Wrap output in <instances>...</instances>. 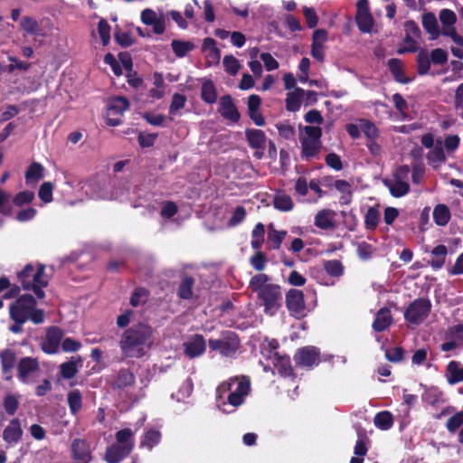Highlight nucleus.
<instances>
[{"label":"nucleus","instance_id":"nucleus-46","mask_svg":"<svg viewBox=\"0 0 463 463\" xmlns=\"http://www.w3.org/2000/svg\"><path fill=\"white\" fill-rule=\"evenodd\" d=\"M222 66L226 73L231 76H235L241 70V62L233 55H225L222 60Z\"/></svg>","mask_w":463,"mask_h":463},{"label":"nucleus","instance_id":"nucleus-29","mask_svg":"<svg viewBox=\"0 0 463 463\" xmlns=\"http://www.w3.org/2000/svg\"><path fill=\"white\" fill-rule=\"evenodd\" d=\"M135 382L134 374L128 369H120L115 373L112 383L114 390H124L131 386Z\"/></svg>","mask_w":463,"mask_h":463},{"label":"nucleus","instance_id":"nucleus-48","mask_svg":"<svg viewBox=\"0 0 463 463\" xmlns=\"http://www.w3.org/2000/svg\"><path fill=\"white\" fill-rule=\"evenodd\" d=\"M430 61H431L428 51L421 49L417 56V68L419 74L425 75L430 71Z\"/></svg>","mask_w":463,"mask_h":463},{"label":"nucleus","instance_id":"nucleus-1","mask_svg":"<svg viewBox=\"0 0 463 463\" xmlns=\"http://www.w3.org/2000/svg\"><path fill=\"white\" fill-rule=\"evenodd\" d=\"M250 391L245 377H232L221 383L216 390V405L224 413L233 412L241 406Z\"/></svg>","mask_w":463,"mask_h":463},{"label":"nucleus","instance_id":"nucleus-40","mask_svg":"<svg viewBox=\"0 0 463 463\" xmlns=\"http://www.w3.org/2000/svg\"><path fill=\"white\" fill-rule=\"evenodd\" d=\"M186 98L180 93H175L172 97L169 106V118L173 120L176 116L180 115V109L185 106Z\"/></svg>","mask_w":463,"mask_h":463},{"label":"nucleus","instance_id":"nucleus-13","mask_svg":"<svg viewBox=\"0 0 463 463\" xmlns=\"http://www.w3.org/2000/svg\"><path fill=\"white\" fill-rule=\"evenodd\" d=\"M129 103L124 97H116L108 103L107 122L110 126H118L121 122V116L128 109Z\"/></svg>","mask_w":463,"mask_h":463},{"label":"nucleus","instance_id":"nucleus-4","mask_svg":"<svg viewBox=\"0 0 463 463\" xmlns=\"http://www.w3.org/2000/svg\"><path fill=\"white\" fill-rule=\"evenodd\" d=\"M44 265L28 264L18 273V279L24 290H33L38 298H44L43 290L48 285V278L44 274Z\"/></svg>","mask_w":463,"mask_h":463},{"label":"nucleus","instance_id":"nucleus-5","mask_svg":"<svg viewBox=\"0 0 463 463\" xmlns=\"http://www.w3.org/2000/svg\"><path fill=\"white\" fill-rule=\"evenodd\" d=\"M81 190L92 200H120L127 194V190L122 186L116 187L109 182L97 180L83 182Z\"/></svg>","mask_w":463,"mask_h":463},{"label":"nucleus","instance_id":"nucleus-19","mask_svg":"<svg viewBox=\"0 0 463 463\" xmlns=\"http://www.w3.org/2000/svg\"><path fill=\"white\" fill-rule=\"evenodd\" d=\"M62 336L63 333L60 328L56 326L48 328L45 339L42 343V349L43 352L47 354H55L58 351Z\"/></svg>","mask_w":463,"mask_h":463},{"label":"nucleus","instance_id":"nucleus-33","mask_svg":"<svg viewBox=\"0 0 463 463\" xmlns=\"http://www.w3.org/2000/svg\"><path fill=\"white\" fill-rule=\"evenodd\" d=\"M136 431L137 430H133L129 428L118 430L115 435L116 444L128 448V451L131 452L135 446L134 436Z\"/></svg>","mask_w":463,"mask_h":463},{"label":"nucleus","instance_id":"nucleus-51","mask_svg":"<svg viewBox=\"0 0 463 463\" xmlns=\"http://www.w3.org/2000/svg\"><path fill=\"white\" fill-rule=\"evenodd\" d=\"M324 269L332 277H341L344 273V266L339 260H331L324 262Z\"/></svg>","mask_w":463,"mask_h":463},{"label":"nucleus","instance_id":"nucleus-34","mask_svg":"<svg viewBox=\"0 0 463 463\" xmlns=\"http://www.w3.org/2000/svg\"><path fill=\"white\" fill-rule=\"evenodd\" d=\"M392 315L388 308H381L373 323V328L377 332L386 330L392 324Z\"/></svg>","mask_w":463,"mask_h":463},{"label":"nucleus","instance_id":"nucleus-16","mask_svg":"<svg viewBox=\"0 0 463 463\" xmlns=\"http://www.w3.org/2000/svg\"><path fill=\"white\" fill-rule=\"evenodd\" d=\"M184 352L189 358L201 356L206 349V343L202 335H193L183 343Z\"/></svg>","mask_w":463,"mask_h":463},{"label":"nucleus","instance_id":"nucleus-50","mask_svg":"<svg viewBox=\"0 0 463 463\" xmlns=\"http://www.w3.org/2000/svg\"><path fill=\"white\" fill-rule=\"evenodd\" d=\"M161 434L158 430H147L141 440V446L151 449L154 446L159 443Z\"/></svg>","mask_w":463,"mask_h":463},{"label":"nucleus","instance_id":"nucleus-54","mask_svg":"<svg viewBox=\"0 0 463 463\" xmlns=\"http://www.w3.org/2000/svg\"><path fill=\"white\" fill-rule=\"evenodd\" d=\"M43 167L39 163H33L25 173V178L27 181L37 182L43 178Z\"/></svg>","mask_w":463,"mask_h":463},{"label":"nucleus","instance_id":"nucleus-35","mask_svg":"<svg viewBox=\"0 0 463 463\" xmlns=\"http://www.w3.org/2000/svg\"><path fill=\"white\" fill-rule=\"evenodd\" d=\"M304 90L296 88L293 91L288 92L286 98V109L288 111H298L301 107V99L304 96Z\"/></svg>","mask_w":463,"mask_h":463},{"label":"nucleus","instance_id":"nucleus-32","mask_svg":"<svg viewBox=\"0 0 463 463\" xmlns=\"http://www.w3.org/2000/svg\"><path fill=\"white\" fill-rule=\"evenodd\" d=\"M427 159L430 165L437 168L446 161L445 151L442 147V141L436 140V145L427 155Z\"/></svg>","mask_w":463,"mask_h":463},{"label":"nucleus","instance_id":"nucleus-41","mask_svg":"<svg viewBox=\"0 0 463 463\" xmlns=\"http://www.w3.org/2000/svg\"><path fill=\"white\" fill-rule=\"evenodd\" d=\"M286 235V231L276 230L272 223L268 226V241L271 243L273 249L278 250L280 247Z\"/></svg>","mask_w":463,"mask_h":463},{"label":"nucleus","instance_id":"nucleus-12","mask_svg":"<svg viewBox=\"0 0 463 463\" xmlns=\"http://www.w3.org/2000/svg\"><path fill=\"white\" fill-rule=\"evenodd\" d=\"M286 306L292 317L298 319L304 317L307 312L303 291L289 289L286 294Z\"/></svg>","mask_w":463,"mask_h":463},{"label":"nucleus","instance_id":"nucleus-8","mask_svg":"<svg viewBox=\"0 0 463 463\" xmlns=\"http://www.w3.org/2000/svg\"><path fill=\"white\" fill-rule=\"evenodd\" d=\"M240 345L239 338L233 332H225L219 339H210L209 348L217 351L222 356L232 357L235 354Z\"/></svg>","mask_w":463,"mask_h":463},{"label":"nucleus","instance_id":"nucleus-59","mask_svg":"<svg viewBox=\"0 0 463 463\" xmlns=\"http://www.w3.org/2000/svg\"><path fill=\"white\" fill-rule=\"evenodd\" d=\"M379 219H380V214H379L378 210H376L373 207L369 208L365 214V218H364V222H365L366 228L367 229H374L379 222Z\"/></svg>","mask_w":463,"mask_h":463},{"label":"nucleus","instance_id":"nucleus-63","mask_svg":"<svg viewBox=\"0 0 463 463\" xmlns=\"http://www.w3.org/2000/svg\"><path fill=\"white\" fill-rule=\"evenodd\" d=\"M53 186L51 182L43 183L38 192V195L44 203H50L52 200Z\"/></svg>","mask_w":463,"mask_h":463},{"label":"nucleus","instance_id":"nucleus-20","mask_svg":"<svg viewBox=\"0 0 463 463\" xmlns=\"http://www.w3.org/2000/svg\"><path fill=\"white\" fill-rule=\"evenodd\" d=\"M23 429L18 419H13L3 431V439L9 447H14L21 440Z\"/></svg>","mask_w":463,"mask_h":463},{"label":"nucleus","instance_id":"nucleus-7","mask_svg":"<svg viewBox=\"0 0 463 463\" xmlns=\"http://www.w3.org/2000/svg\"><path fill=\"white\" fill-rule=\"evenodd\" d=\"M430 310L431 302L428 298H417L404 311V318L411 325H420L428 317Z\"/></svg>","mask_w":463,"mask_h":463},{"label":"nucleus","instance_id":"nucleus-53","mask_svg":"<svg viewBox=\"0 0 463 463\" xmlns=\"http://www.w3.org/2000/svg\"><path fill=\"white\" fill-rule=\"evenodd\" d=\"M444 150L452 155L459 146L460 137L458 135H447L442 142Z\"/></svg>","mask_w":463,"mask_h":463},{"label":"nucleus","instance_id":"nucleus-44","mask_svg":"<svg viewBox=\"0 0 463 463\" xmlns=\"http://www.w3.org/2000/svg\"><path fill=\"white\" fill-rule=\"evenodd\" d=\"M433 219L438 225H446L450 219L449 208L444 204L437 205L433 211Z\"/></svg>","mask_w":463,"mask_h":463},{"label":"nucleus","instance_id":"nucleus-60","mask_svg":"<svg viewBox=\"0 0 463 463\" xmlns=\"http://www.w3.org/2000/svg\"><path fill=\"white\" fill-rule=\"evenodd\" d=\"M250 265L258 271H261L266 268L267 258L264 253L258 251L250 259Z\"/></svg>","mask_w":463,"mask_h":463},{"label":"nucleus","instance_id":"nucleus-57","mask_svg":"<svg viewBox=\"0 0 463 463\" xmlns=\"http://www.w3.org/2000/svg\"><path fill=\"white\" fill-rule=\"evenodd\" d=\"M194 284V279L192 278L186 277L184 278L179 287L178 294L180 298L184 299H188L192 297V287Z\"/></svg>","mask_w":463,"mask_h":463},{"label":"nucleus","instance_id":"nucleus-49","mask_svg":"<svg viewBox=\"0 0 463 463\" xmlns=\"http://www.w3.org/2000/svg\"><path fill=\"white\" fill-rule=\"evenodd\" d=\"M265 228L261 222L255 225L251 232L250 245L254 250H260L264 242Z\"/></svg>","mask_w":463,"mask_h":463},{"label":"nucleus","instance_id":"nucleus-36","mask_svg":"<svg viewBox=\"0 0 463 463\" xmlns=\"http://www.w3.org/2000/svg\"><path fill=\"white\" fill-rule=\"evenodd\" d=\"M269 277L264 273H259L254 275L250 282L249 288L255 293L257 296L260 295L266 288L272 286V283H269Z\"/></svg>","mask_w":463,"mask_h":463},{"label":"nucleus","instance_id":"nucleus-31","mask_svg":"<svg viewBox=\"0 0 463 463\" xmlns=\"http://www.w3.org/2000/svg\"><path fill=\"white\" fill-rule=\"evenodd\" d=\"M446 379L451 385L463 382V365L457 361L449 362L446 368Z\"/></svg>","mask_w":463,"mask_h":463},{"label":"nucleus","instance_id":"nucleus-42","mask_svg":"<svg viewBox=\"0 0 463 463\" xmlns=\"http://www.w3.org/2000/svg\"><path fill=\"white\" fill-rule=\"evenodd\" d=\"M431 255V267L436 269H440L445 262V259L447 256V248L444 245H438L432 250Z\"/></svg>","mask_w":463,"mask_h":463},{"label":"nucleus","instance_id":"nucleus-30","mask_svg":"<svg viewBox=\"0 0 463 463\" xmlns=\"http://www.w3.org/2000/svg\"><path fill=\"white\" fill-rule=\"evenodd\" d=\"M272 203L274 208L279 212H290L294 208V202L290 195L281 190L275 192Z\"/></svg>","mask_w":463,"mask_h":463},{"label":"nucleus","instance_id":"nucleus-18","mask_svg":"<svg viewBox=\"0 0 463 463\" xmlns=\"http://www.w3.org/2000/svg\"><path fill=\"white\" fill-rule=\"evenodd\" d=\"M141 21L146 25H152L153 31L156 34H162L165 30L164 15H157V14L152 9L146 8L142 11Z\"/></svg>","mask_w":463,"mask_h":463},{"label":"nucleus","instance_id":"nucleus-61","mask_svg":"<svg viewBox=\"0 0 463 463\" xmlns=\"http://www.w3.org/2000/svg\"><path fill=\"white\" fill-rule=\"evenodd\" d=\"M19 401L15 395L8 394L4 400V408L7 414L14 415L18 408Z\"/></svg>","mask_w":463,"mask_h":463},{"label":"nucleus","instance_id":"nucleus-58","mask_svg":"<svg viewBox=\"0 0 463 463\" xmlns=\"http://www.w3.org/2000/svg\"><path fill=\"white\" fill-rule=\"evenodd\" d=\"M418 38L415 37H410L406 36L403 39V42L401 45V47L398 49V53L402 54L405 52H414L417 51L418 43L417 40Z\"/></svg>","mask_w":463,"mask_h":463},{"label":"nucleus","instance_id":"nucleus-64","mask_svg":"<svg viewBox=\"0 0 463 463\" xmlns=\"http://www.w3.org/2000/svg\"><path fill=\"white\" fill-rule=\"evenodd\" d=\"M463 424V411L457 412L447 421V429L449 432H455Z\"/></svg>","mask_w":463,"mask_h":463},{"label":"nucleus","instance_id":"nucleus-39","mask_svg":"<svg viewBox=\"0 0 463 463\" xmlns=\"http://www.w3.org/2000/svg\"><path fill=\"white\" fill-rule=\"evenodd\" d=\"M81 359L80 357H72L71 361L61 364V374L65 379H71L78 373V364L81 365Z\"/></svg>","mask_w":463,"mask_h":463},{"label":"nucleus","instance_id":"nucleus-15","mask_svg":"<svg viewBox=\"0 0 463 463\" xmlns=\"http://www.w3.org/2000/svg\"><path fill=\"white\" fill-rule=\"evenodd\" d=\"M356 23L363 33H370L373 26V19L370 14L368 0H358L356 4Z\"/></svg>","mask_w":463,"mask_h":463},{"label":"nucleus","instance_id":"nucleus-45","mask_svg":"<svg viewBox=\"0 0 463 463\" xmlns=\"http://www.w3.org/2000/svg\"><path fill=\"white\" fill-rule=\"evenodd\" d=\"M373 422L381 430H389L393 424L392 415L387 411H381L375 415Z\"/></svg>","mask_w":463,"mask_h":463},{"label":"nucleus","instance_id":"nucleus-47","mask_svg":"<svg viewBox=\"0 0 463 463\" xmlns=\"http://www.w3.org/2000/svg\"><path fill=\"white\" fill-rule=\"evenodd\" d=\"M175 54L179 57H184L194 48V44L188 41L173 40L171 43Z\"/></svg>","mask_w":463,"mask_h":463},{"label":"nucleus","instance_id":"nucleus-14","mask_svg":"<svg viewBox=\"0 0 463 463\" xmlns=\"http://www.w3.org/2000/svg\"><path fill=\"white\" fill-rule=\"evenodd\" d=\"M72 463H91L93 459L90 444L83 439H75L71 445Z\"/></svg>","mask_w":463,"mask_h":463},{"label":"nucleus","instance_id":"nucleus-25","mask_svg":"<svg viewBox=\"0 0 463 463\" xmlns=\"http://www.w3.org/2000/svg\"><path fill=\"white\" fill-rule=\"evenodd\" d=\"M0 360L5 379L9 381L12 379V371L15 366L16 355L14 351L5 349L0 352Z\"/></svg>","mask_w":463,"mask_h":463},{"label":"nucleus","instance_id":"nucleus-11","mask_svg":"<svg viewBox=\"0 0 463 463\" xmlns=\"http://www.w3.org/2000/svg\"><path fill=\"white\" fill-rule=\"evenodd\" d=\"M410 168L407 165L400 166L394 174L393 181H386L385 185L389 188L391 194L394 197H402L408 194L410 185L408 182L403 180L407 178Z\"/></svg>","mask_w":463,"mask_h":463},{"label":"nucleus","instance_id":"nucleus-55","mask_svg":"<svg viewBox=\"0 0 463 463\" xmlns=\"http://www.w3.org/2000/svg\"><path fill=\"white\" fill-rule=\"evenodd\" d=\"M276 128L281 137L285 139H294L295 128L288 122H279L276 124Z\"/></svg>","mask_w":463,"mask_h":463},{"label":"nucleus","instance_id":"nucleus-24","mask_svg":"<svg viewBox=\"0 0 463 463\" xmlns=\"http://www.w3.org/2000/svg\"><path fill=\"white\" fill-rule=\"evenodd\" d=\"M21 29L28 35L45 36V33L36 18L24 15L19 20Z\"/></svg>","mask_w":463,"mask_h":463},{"label":"nucleus","instance_id":"nucleus-56","mask_svg":"<svg viewBox=\"0 0 463 463\" xmlns=\"http://www.w3.org/2000/svg\"><path fill=\"white\" fill-rule=\"evenodd\" d=\"M361 129L369 140H374L378 137V129L372 122L363 119L360 123Z\"/></svg>","mask_w":463,"mask_h":463},{"label":"nucleus","instance_id":"nucleus-21","mask_svg":"<svg viewBox=\"0 0 463 463\" xmlns=\"http://www.w3.org/2000/svg\"><path fill=\"white\" fill-rule=\"evenodd\" d=\"M39 370V364L36 359L24 357L18 364V377L23 383H29L30 377Z\"/></svg>","mask_w":463,"mask_h":463},{"label":"nucleus","instance_id":"nucleus-2","mask_svg":"<svg viewBox=\"0 0 463 463\" xmlns=\"http://www.w3.org/2000/svg\"><path fill=\"white\" fill-rule=\"evenodd\" d=\"M153 330L146 324H138L126 330L119 341V346L127 356L139 355L142 346L149 345Z\"/></svg>","mask_w":463,"mask_h":463},{"label":"nucleus","instance_id":"nucleus-9","mask_svg":"<svg viewBox=\"0 0 463 463\" xmlns=\"http://www.w3.org/2000/svg\"><path fill=\"white\" fill-rule=\"evenodd\" d=\"M257 297L261 301L265 313L269 316L275 315L281 307L282 294L280 287L277 284L266 288Z\"/></svg>","mask_w":463,"mask_h":463},{"label":"nucleus","instance_id":"nucleus-3","mask_svg":"<svg viewBox=\"0 0 463 463\" xmlns=\"http://www.w3.org/2000/svg\"><path fill=\"white\" fill-rule=\"evenodd\" d=\"M9 314L14 322L25 323L30 320L38 325L44 321L43 310L36 308V301L29 294L21 296L12 303L9 307Z\"/></svg>","mask_w":463,"mask_h":463},{"label":"nucleus","instance_id":"nucleus-43","mask_svg":"<svg viewBox=\"0 0 463 463\" xmlns=\"http://www.w3.org/2000/svg\"><path fill=\"white\" fill-rule=\"evenodd\" d=\"M390 71L394 76V79L400 83H408L409 80L405 77L402 70V62L399 59H391L388 61Z\"/></svg>","mask_w":463,"mask_h":463},{"label":"nucleus","instance_id":"nucleus-23","mask_svg":"<svg viewBox=\"0 0 463 463\" xmlns=\"http://www.w3.org/2000/svg\"><path fill=\"white\" fill-rule=\"evenodd\" d=\"M202 50L205 53V58L209 65H217L221 59V51L216 46V41L213 38L203 40Z\"/></svg>","mask_w":463,"mask_h":463},{"label":"nucleus","instance_id":"nucleus-6","mask_svg":"<svg viewBox=\"0 0 463 463\" xmlns=\"http://www.w3.org/2000/svg\"><path fill=\"white\" fill-rule=\"evenodd\" d=\"M303 130L304 134L299 137L302 157L312 160L318 156L322 147V129L317 126H306Z\"/></svg>","mask_w":463,"mask_h":463},{"label":"nucleus","instance_id":"nucleus-17","mask_svg":"<svg viewBox=\"0 0 463 463\" xmlns=\"http://www.w3.org/2000/svg\"><path fill=\"white\" fill-rule=\"evenodd\" d=\"M295 361L298 364L311 367L320 362L319 350L315 346H305L298 350L295 354Z\"/></svg>","mask_w":463,"mask_h":463},{"label":"nucleus","instance_id":"nucleus-26","mask_svg":"<svg viewBox=\"0 0 463 463\" xmlns=\"http://www.w3.org/2000/svg\"><path fill=\"white\" fill-rule=\"evenodd\" d=\"M130 453L128 448L114 443L107 448L104 459L107 463H119Z\"/></svg>","mask_w":463,"mask_h":463},{"label":"nucleus","instance_id":"nucleus-38","mask_svg":"<svg viewBox=\"0 0 463 463\" xmlns=\"http://www.w3.org/2000/svg\"><path fill=\"white\" fill-rule=\"evenodd\" d=\"M201 97L202 99L208 103L213 104L217 100V91L213 82L210 80H205L201 88Z\"/></svg>","mask_w":463,"mask_h":463},{"label":"nucleus","instance_id":"nucleus-28","mask_svg":"<svg viewBox=\"0 0 463 463\" xmlns=\"http://www.w3.org/2000/svg\"><path fill=\"white\" fill-rule=\"evenodd\" d=\"M421 24L424 30L430 34L431 40H436L440 34H442L438 20L433 13L429 12L423 14L421 17Z\"/></svg>","mask_w":463,"mask_h":463},{"label":"nucleus","instance_id":"nucleus-52","mask_svg":"<svg viewBox=\"0 0 463 463\" xmlns=\"http://www.w3.org/2000/svg\"><path fill=\"white\" fill-rule=\"evenodd\" d=\"M68 403L72 414H76L81 409L82 400L79 390L68 393Z\"/></svg>","mask_w":463,"mask_h":463},{"label":"nucleus","instance_id":"nucleus-37","mask_svg":"<svg viewBox=\"0 0 463 463\" xmlns=\"http://www.w3.org/2000/svg\"><path fill=\"white\" fill-rule=\"evenodd\" d=\"M246 137L250 146L253 148H264L266 144V136L260 129H247Z\"/></svg>","mask_w":463,"mask_h":463},{"label":"nucleus","instance_id":"nucleus-62","mask_svg":"<svg viewBox=\"0 0 463 463\" xmlns=\"http://www.w3.org/2000/svg\"><path fill=\"white\" fill-rule=\"evenodd\" d=\"M98 33L101 38L103 45H107L110 40V26L106 20L102 19L99 22Z\"/></svg>","mask_w":463,"mask_h":463},{"label":"nucleus","instance_id":"nucleus-10","mask_svg":"<svg viewBox=\"0 0 463 463\" xmlns=\"http://www.w3.org/2000/svg\"><path fill=\"white\" fill-rule=\"evenodd\" d=\"M439 18L442 24V35L451 38L456 44L463 47V36L458 34L455 28L457 22L456 14L452 10L442 9L439 12Z\"/></svg>","mask_w":463,"mask_h":463},{"label":"nucleus","instance_id":"nucleus-22","mask_svg":"<svg viewBox=\"0 0 463 463\" xmlns=\"http://www.w3.org/2000/svg\"><path fill=\"white\" fill-rule=\"evenodd\" d=\"M219 112L223 118L232 122H237L240 119V114L230 95L221 98Z\"/></svg>","mask_w":463,"mask_h":463},{"label":"nucleus","instance_id":"nucleus-27","mask_svg":"<svg viewBox=\"0 0 463 463\" xmlns=\"http://www.w3.org/2000/svg\"><path fill=\"white\" fill-rule=\"evenodd\" d=\"M335 212L331 209L320 210L315 216V225L322 230L335 227Z\"/></svg>","mask_w":463,"mask_h":463}]
</instances>
